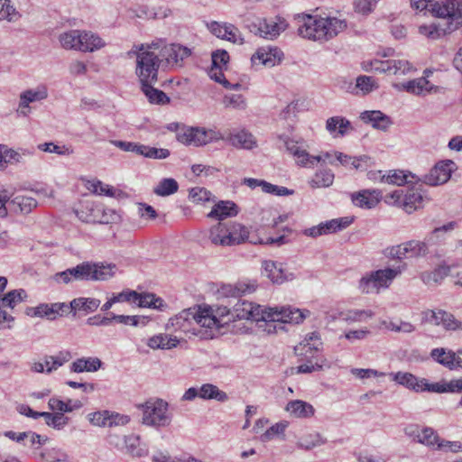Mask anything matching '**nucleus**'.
<instances>
[{"label": "nucleus", "instance_id": "1", "mask_svg": "<svg viewBox=\"0 0 462 462\" xmlns=\"http://www.w3.org/2000/svg\"><path fill=\"white\" fill-rule=\"evenodd\" d=\"M220 323L221 320L212 315L209 310L193 307L183 310L171 318L165 328L191 333L202 339H211L217 335Z\"/></svg>", "mask_w": 462, "mask_h": 462}, {"label": "nucleus", "instance_id": "2", "mask_svg": "<svg viewBox=\"0 0 462 462\" xmlns=\"http://www.w3.org/2000/svg\"><path fill=\"white\" fill-rule=\"evenodd\" d=\"M296 19L300 23L298 34L312 41L327 42L346 28V22L336 17H318L302 14H298Z\"/></svg>", "mask_w": 462, "mask_h": 462}, {"label": "nucleus", "instance_id": "3", "mask_svg": "<svg viewBox=\"0 0 462 462\" xmlns=\"http://www.w3.org/2000/svg\"><path fill=\"white\" fill-rule=\"evenodd\" d=\"M305 318V315L299 309H291L290 307L270 308L269 310H263L260 305H254L253 310H250L249 319L254 321H265L266 330L271 332H277V328H283L282 324L295 323L299 324Z\"/></svg>", "mask_w": 462, "mask_h": 462}, {"label": "nucleus", "instance_id": "4", "mask_svg": "<svg viewBox=\"0 0 462 462\" xmlns=\"http://www.w3.org/2000/svg\"><path fill=\"white\" fill-rule=\"evenodd\" d=\"M160 42H151L136 46V75L141 85L156 83L158 71L162 60L158 52Z\"/></svg>", "mask_w": 462, "mask_h": 462}, {"label": "nucleus", "instance_id": "5", "mask_svg": "<svg viewBox=\"0 0 462 462\" xmlns=\"http://www.w3.org/2000/svg\"><path fill=\"white\" fill-rule=\"evenodd\" d=\"M403 268L404 265L371 272L360 279L358 290L365 294L378 293L382 288H388L393 280L402 273Z\"/></svg>", "mask_w": 462, "mask_h": 462}, {"label": "nucleus", "instance_id": "6", "mask_svg": "<svg viewBox=\"0 0 462 462\" xmlns=\"http://www.w3.org/2000/svg\"><path fill=\"white\" fill-rule=\"evenodd\" d=\"M171 416L168 412V402L162 400H149L143 405V423L153 427H167L171 424Z\"/></svg>", "mask_w": 462, "mask_h": 462}, {"label": "nucleus", "instance_id": "7", "mask_svg": "<svg viewBox=\"0 0 462 462\" xmlns=\"http://www.w3.org/2000/svg\"><path fill=\"white\" fill-rule=\"evenodd\" d=\"M126 302L139 308H150L163 310L166 307L164 300L151 292L139 293L127 289L117 293V303Z\"/></svg>", "mask_w": 462, "mask_h": 462}, {"label": "nucleus", "instance_id": "8", "mask_svg": "<svg viewBox=\"0 0 462 462\" xmlns=\"http://www.w3.org/2000/svg\"><path fill=\"white\" fill-rule=\"evenodd\" d=\"M431 14L447 19L449 28L462 25V0H439L432 5Z\"/></svg>", "mask_w": 462, "mask_h": 462}, {"label": "nucleus", "instance_id": "9", "mask_svg": "<svg viewBox=\"0 0 462 462\" xmlns=\"http://www.w3.org/2000/svg\"><path fill=\"white\" fill-rule=\"evenodd\" d=\"M75 281H106L113 276L111 265L83 262L73 267Z\"/></svg>", "mask_w": 462, "mask_h": 462}, {"label": "nucleus", "instance_id": "10", "mask_svg": "<svg viewBox=\"0 0 462 462\" xmlns=\"http://www.w3.org/2000/svg\"><path fill=\"white\" fill-rule=\"evenodd\" d=\"M160 42L158 52L162 60L172 68H182L184 60L191 55V50L180 44H166L162 40L154 41Z\"/></svg>", "mask_w": 462, "mask_h": 462}, {"label": "nucleus", "instance_id": "11", "mask_svg": "<svg viewBox=\"0 0 462 462\" xmlns=\"http://www.w3.org/2000/svg\"><path fill=\"white\" fill-rule=\"evenodd\" d=\"M217 139L216 133L202 127H181L177 133V140L187 145L202 146Z\"/></svg>", "mask_w": 462, "mask_h": 462}, {"label": "nucleus", "instance_id": "12", "mask_svg": "<svg viewBox=\"0 0 462 462\" xmlns=\"http://www.w3.org/2000/svg\"><path fill=\"white\" fill-rule=\"evenodd\" d=\"M252 27V31L256 35L267 40H274L287 29L288 23L284 18L275 16L272 19L259 20V22L254 23Z\"/></svg>", "mask_w": 462, "mask_h": 462}, {"label": "nucleus", "instance_id": "13", "mask_svg": "<svg viewBox=\"0 0 462 462\" xmlns=\"http://www.w3.org/2000/svg\"><path fill=\"white\" fill-rule=\"evenodd\" d=\"M406 434L409 435L413 440L425 445L432 449H444L447 444L441 440L437 432L429 427L420 429L417 426H411L405 430Z\"/></svg>", "mask_w": 462, "mask_h": 462}, {"label": "nucleus", "instance_id": "14", "mask_svg": "<svg viewBox=\"0 0 462 462\" xmlns=\"http://www.w3.org/2000/svg\"><path fill=\"white\" fill-rule=\"evenodd\" d=\"M365 69L393 75H405L412 69V66L404 60H374L365 65Z\"/></svg>", "mask_w": 462, "mask_h": 462}, {"label": "nucleus", "instance_id": "15", "mask_svg": "<svg viewBox=\"0 0 462 462\" xmlns=\"http://www.w3.org/2000/svg\"><path fill=\"white\" fill-rule=\"evenodd\" d=\"M48 96V88L43 84L23 90L19 96L17 112L26 116L31 112V103L42 102L45 100Z\"/></svg>", "mask_w": 462, "mask_h": 462}, {"label": "nucleus", "instance_id": "16", "mask_svg": "<svg viewBox=\"0 0 462 462\" xmlns=\"http://www.w3.org/2000/svg\"><path fill=\"white\" fill-rule=\"evenodd\" d=\"M455 168V162L450 160L440 162L424 176L423 181L430 186L444 184L450 179L451 172Z\"/></svg>", "mask_w": 462, "mask_h": 462}, {"label": "nucleus", "instance_id": "17", "mask_svg": "<svg viewBox=\"0 0 462 462\" xmlns=\"http://www.w3.org/2000/svg\"><path fill=\"white\" fill-rule=\"evenodd\" d=\"M280 140H282L286 150L292 154L296 160L297 163L304 166V167H313L316 163L320 162L322 160L321 156H311L308 153V152L304 149H301L298 143L290 139L286 136H279Z\"/></svg>", "mask_w": 462, "mask_h": 462}, {"label": "nucleus", "instance_id": "18", "mask_svg": "<svg viewBox=\"0 0 462 462\" xmlns=\"http://www.w3.org/2000/svg\"><path fill=\"white\" fill-rule=\"evenodd\" d=\"M209 31L217 38L229 41L234 43H244V38L237 27L232 23L211 22L208 25Z\"/></svg>", "mask_w": 462, "mask_h": 462}, {"label": "nucleus", "instance_id": "19", "mask_svg": "<svg viewBox=\"0 0 462 462\" xmlns=\"http://www.w3.org/2000/svg\"><path fill=\"white\" fill-rule=\"evenodd\" d=\"M266 276L273 282L282 284L284 282L291 281L294 279L292 273L288 272L282 265V263H277L272 260H264L262 263Z\"/></svg>", "mask_w": 462, "mask_h": 462}, {"label": "nucleus", "instance_id": "20", "mask_svg": "<svg viewBox=\"0 0 462 462\" xmlns=\"http://www.w3.org/2000/svg\"><path fill=\"white\" fill-rule=\"evenodd\" d=\"M75 214L83 222L97 223V221H107L106 218L99 217L102 211V206H96L93 201L88 199L80 201L79 207L75 208Z\"/></svg>", "mask_w": 462, "mask_h": 462}, {"label": "nucleus", "instance_id": "21", "mask_svg": "<svg viewBox=\"0 0 462 462\" xmlns=\"http://www.w3.org/2000/svg\"><path fill=\"white\" fill-rule=\"evenodd\" d=\"M322 348V342L318 332H312L305 337V338L294 347L297 356H302L309 358V354L313 356V352H318Z\"/></svg>", "mask_w": 462, "mask_h": 462}, {"label": "nucleus", "instance_id": "22", "mask_svg": "<svg viewBox=\"0 0 462 462\" xmlns=\"http://www.w3.org/2000/svg\"><path fill=\"white\" fill-rule=\"evenodd\" d=\"M360 118L365 124H369L374 128L382 131H386L393 124L390 117L379 110L365 111L361 113Z\"/></svg>", "mask_w": 462, "mask_h": 462}, {"label": "nucleus", "instance_id": "23", "mask_svg": "<svg viewBox=\"0 0 462 462\" xmlns=\"http://www.w3.org/2000/svg\"><path fill=\"white\" fill-rule=\"evenodd\" d=\"M179 343L180 340L177 337L166 333H159L149 337L146 345L153 350H170L176 347Z\"/></svg>", "mask_w": 462, "mask_h": 462}, {"label": "nucleus", "instance_id": "24", "mask_svg": "<svg viewBox=\"0 0 462 462\" xmlns=\"http://www.w3.org/2000/svg\"><path fill=\"white\" fill-rule=\"evenodd\" d=\"M432 72L430 70L426 69L424 74L426 77H421L413 80H410L407 83L403 84V88L411 94L414 95H425L427 93H430L433 89H435V86L431 84L428 79L430 74Z\"/></svg>", "mask_w": 462, "mask_h": 462}, {"label": "nucleus", "instance_id": "25", "mask_svg": "<svg viewBox=\"0 0 462 462\" xmlns=\"http://www.w3.org/2000/svg\"><path fill=\"white\" fill-rule=\"evenodd\" d=\"M282 58V52L277 49H270L268 51L264 49H259L254 55L252 57V61L254 64L264 65L266 67H273L277 62H280Z\"/></svg>", "mask_w": 462, "mask_h": 462}, {"label": "nucleus", "instance_id": "26", "mask_svg": "<svg viewBox=\"0 0 462 462\" xmlns=\"http://www.w3.org/2000/svg\"><path fill=\"white\" fill-rule=\"evenodd\" d=\"M227 140L234 147L240 149H253L257 145L254 135L245 130L230 133Z\"/></svg>", "mask_w": 462, "mask_h": 462}, {"label": "nucleus", "instance_id": "27", "mask_svg": "<svg viewBox=\"0 0 462 462\" xmlns=\"http://www.w3.org/2000/svg\"><path fill=\"white\" fill-rule=\"evenodd\" d=\"M238 213L237 206L229 200H221L217 202L211 211L208 214L210 218L223 220L226 217H235Z\"/></svg>", "mask_w": 462, "mask_h": 462}, {"label": "nucleus", "instance_id": "28", "mask_svg": "<svg viewBox=\"0 0 462 462\" xmlns=\"http://www.w3.org/2000/svg\"><path fill=\"white\" fill-rule=\"evenodd\" d=\"M101 365L102 362L97 357H81L70 364L69 370L73 373H93L97 372Z\"/></svg>", "mask_w": 462, "mask_h": 462}, {"label": "nucleus", "instance_id": "29", "mask_svg": "<svg viewBox=\"0 0 462 462\" xmlns=\"http://www.w3.org/2000/svg\"><path fill=\"white\" fill-rule=\"evenodd\" d=\"M125 448L126 453L132 457H142L148 454L146 444L141 441L138 435L131 434L126 436L125 439Z\"/></svg>", "mask_w": 462, "mask_h": 462}, {"label": "nucleus", "instance_id": "30", "mask_svg": "<svg viewBox=\"0 0 462 462\" xmlns=\"http://www.w3.org/2000/svg\"><path fill=\"white\" fill-rule=\"evenodd\" d=\"M393 380L409 389L415 392H423V384L426 383V379H418L411 373L398 372L393 375Z\"/></svg>", "mask_w": 462, "mask_h": 462}, {"label": "nucleus", "instance_id": "31", "mask_svg": "<svg viewBox=\"0 0 462 462\" xmlns=\"http://www.w3.org/2000/svg\"><path fill=\"white\" fill-rule=\"evenodd\" d=\"M430 356L446 368L455 370V362L457 356L456 352L443 347L434 348L430 352Z\"/></svg>", "mask_w": 462, "mask_h": 462}, {"label": "nucleus", "instance_id": "32", "mask_svg": "<svg viewBox=\"0 0 462 462\" xmlns=\"http://www.w3.org/2000/svg\"><path fill=\"white\" fill-rule=\"evenodd\" d=\"M79 51H95L105 45L104 41L91 32L82 31L80 37Z\"/></svg>", "mask_w": 462, "mask_h": 462}, {"label": "nucleus", "instance_id": "33", "mask_svg": "<svg viewBox=\"0 0 462 462\" xmlns=\"http://www.w3.org/2000/svg\"><path fill=\"white\" fill-rule=\"evenodd\" d=\"M37 207V200L32 197L23 195L15 196L10 202L9 208L14 212L22 214L30 213L34 208Z\"/></svg>", "mask_w": 462, "mask_h": 462}, {"label": "nucleus", "instance_id": "34", "mask_svg": "<svg viewBox=\"0 0 462 462\" xmlns=\"http://www.w3.org/2000/svg\"><path fill=\"white\" fill-rule=\"evenodd\" d=\"M286 411L296 418H308L314 414L312 405L300 400L289 402Z\"/></svg>", "mask_w": 462, "mask_h": 462}, {"label": "nucleus", "instance_id": "35", "mask_svg": "<svg viewBox=\"0 0 462 462\" xmlns=\"http://www.w3.org/2000/svg\"><path fill=\"white\" fill-rule=\"evenodd\" d=\"M85 188L95 195L114 197L115 189L113 187L102 182L97 179H81Z\"/></svg>", "mask_w": 462, "mask_h": 462}, {"label": "nucleus", "instance_id": "36", "mask_svg": "<svg viewBox=\"0 0 462 462\" xmlns=\"http://www.w3.org/2000/svg\"><path fill=\"white\" fill-rule=\"evenodd\" d=\"M72 358L70 352L60 351L57 355L45 356L46 374H51Z\"/></svg>", "mask_w": 462, "mask_h": 462}, {"label": "nucleus", "instance_id": "37", "mask_svg": "<svg viewBox=\"0 0 462 462\" xmlns=\"http://www.w3.org/2000/svg\"><path fill=\"white\" fill-rule=\"evenodd\" d=\"M377 88L376 81L372 77L363 75L356 78L355 85H349L348 91L355 95H358L361 91L363 95H365Z\"/></svg>", "mask_w": 462, "mask_h": 462}, {"label": "nucleus", "instance_id": "38", "mask_svg": "<svg viewBox=\"0 0 462 462\" xmlns=\"http://www.w3.org/2000/svg\"><path fill=\"white\" fill-rule=\"evenodd\" d=\"M335 175L331 170L323 169L318 171L309 180L312 189H320L330 187L334 182Z\"/></svg>", "mask_w": 462, "mask_h": 462}, {"label": "nucleus", "instance_id": "39", "mask_svg": "<svg viewBox=\"0 0 462 462\" xmlns=\"http://www.w3.org/2000/svg\"><path fill=\"white\" fill-rule=\"evenodd\" d=\"M49 408L51 411H58L61 413L71 412L75 410H79L83 406V402L79 400H68L63 402L58 398H51L48 402Z\"/></svg>", "mask_w": 462, "mask_h": 462}, {"label": "nucleus", "instance_id": "40", "mask_svg": "<svg viewBox=\"0 0 462 462\" xmlns=\"http://www.w3.org/2000/svg\"><path fill=\"white\" fill-rule=\"evenodd\" d=\"M89 422L97 427H112L116 422V416L109 411H98L88 415Z\"/></svg>", "mask_w": 462, "mask_h": 462}, {"label": "nucleus", "instance_id": "41", "mask_svg": "<svg viewBox=\"0 0 462 462\" xmlns=\"http://www.w3.org/2000/svg\"><path fill=\"white\" fill-rule=\"evenodd\" d=\"M82 31L69 30L59 35V42L62 48L66 50L79 51Z\"/></svg>", "mask_w": 462, "mask_h": 462}, {"label": "nucleus", "instance_id": "42", "mask_svg": "<svg viewBox=\"0 0 462 462\" xmlns=\"http://www.w3.org/2000/svg\"><path fill=\"white\" fill-rule=\"evenodd\" d=\"M154 83H145L142 85V90L149 102L156 105H165L170 102V98L167 95L157 88L152 87Z\"/></svg>", "mask_w": 462, "mask_h": 462}, {"label": "nucleus", "instance_id": "43", "mask_svg": "<svg viewBox=\"0 0 462 462\" xmlns=\"http://www.w3.org/2000/svg\"><path fill=\"white\" fill-rule=\"evenodd\" d=\"M227 226L218 223L209 231V239L212 244L222 246H230V238H227Z\"/></svg>", "mask_w": 462, "mask_h": 462}, {"label": "nucleus", "instance_id": "44", "mask_svg": "<svg viewBox=\"0 0 462 462\" xmlns=\"http://www.w3.org/2000/svg\"><path fill=\"white\" fill-rule=\"evenodd\" d=\"M406 258L422 257L429 253L427 243L419 240H410L403 243Z\"/></svg>", "mask_w": 462, "mask_h": 462}, {"label": "nucleus", "instance_id": "45", "mask_svg": "<svg viewBox=\"0 0 462 462\" xmlns=\"http://www.w3.org/2000/svg\"><path fill=\"white\" fill-rule=\"evenodd\" d=\"M352 202L360 208H372L379 202V199L372 196V192L368 189L353 193L351 195Z\"/></svg>", "mask_w": 462, "mask_h": 462}, {"label": "nucleus", "instance_id": "46", "mask_svg": "<svg viewBox=\"0 0 462 462\" xmlns=\"http://www.w3.org/2000/svg\"><path fill=\"white\" fill-rule=\"evenodd\" d=\"M27 297L26 291L23 289L13 290L5 297H0V309H14L18 303L22 302Z\"/></svg>", "mask_w": 462, "mask_h": 462}, {"label": "nucleus", "instance_id": "47", "mask_svg": "<svg viewBox=\"0 0 462 462\" xmlns=\"http://www.w3.org/2000/svg\"><path fill=\"white\" fill-rule=\"evenodd\" d=\"M199 398L204 400L215 399L218 402H226L228 399L225 392L211 383H205L199 388Z\"/></svg>", "mask_w": 462, "mask_h": 462}, {"label": "nucleus", "instance_id": "48", "mask_svg": "<svg viewBox=\"0 0 462 462\" xmlns=\"http://www.w3.org/2000/svg\"><path fill=\"white\" fill-rule=\"evenodd\" d=\"M352 220L350 217H341L320 223L321 233L327 235L343 230L352 223Z\"/></svg>", "mask_w": 462, "mask_h": 462}, {"label": "nucleus", "instance_id": "49", "mask_svg": "<svg viewBox=\"0 0 462 462\" xmlns=\"http://www.w3.org/2000/svg\"><path fill=\"white\" fill-rule=\"evenodd\" d=\"M421 201L422 195L417 189H409L404 193L402 207L410 214L420 205Z\"/></svg>", "mask_w": 462, "mask_h": 462}, {"label": "nucleus", "instance_id": "50", "mask_svg": "<svg viewBox=\"0 0 462 462\" xmlns=\"http://www.w3.org/2000/svg\"><path fill=\"white\" fill-rule=\"evenodd\" d=\"M227 235L230 238V246L239 245L245 242L248 238L249 232L245 226L241 224H233L231 226H227Z\"/></svg>", "mask_w": 462, "mask_h": 462}, {"label": "nucleus", "instance_id": "51", "mask_svg": "<svg viewBox=\"0 0 462 462\" xmlns=\"http://www.w3.org/2000/svg\"><path fill=\"white\" fill-rule=\"evenodd\" d=\"M250 310H253V303L247 300H239L232 309V319L225 320V323L236 319H249Z\"/></svg>", "mask_w": 462, "mask_h": 462}, {"label": "nucleus", "instance_id": "52", "mask_svg": "<svg viewBox=\"0 0 462 462\" xmlns=\"http://www.w3.org/2000/svg\"><path fill=\"white\" fill-rule=\"evenodd\" d=\"M307 362L297 367V373L299 374H310L315 371H320L326 363V358L323 356H310L306 358Z\"/></svg>", "mask_w": 462, "mask_h": 462}, {"label": "nucleus", "instance_id": "53", "mask_svg": "<svg viewBox=\"0 0 462 462\" xmlns=\"http://www.w3.org/2000/svg\"><path fill=\"white\" fill-rule=\"evenodd\" d=\"M350 122L341 116L329 117L326 123V128L329 133L333 134L337 130V134L341 136L346 134V130L350 127Z\"/></svg>", "mask_w": 462, "mask_h": 462}, {"label": "nucleus", "instance_id": "54", "mask_svg": "<svg viewBox=\"0 0 462 462\" xmlns=\"http://www.w3.org/2000/svg\"><path fill=\"white\" fill-rule=\"evenodd\" d=\"M21 17L11 0H0V21L14 23Z\"/></svg>", "mask_w": 462, "mask_h": 462}, {"label": "nucleus", "instance_id": "55", "mask_svg": "<svg viewBox=\"0 0 462 462\" xmlns=\"http://www.w3.org/2000/svg\"><path fill=\"white\" fill-rule=\"evenodd\" d=\"M100 304V300L93 298H77L70 302L73 310H84L86 312L95 311Z\"/></svg>", "mask_w": 462, "mask_h": 462}, {"label": "nucleus", "instance_id": "56", "mask_svg": "<svg viewBox=\"0 0 462 462\" xmlns=\"http://www.w3.org/2000/svg\"><path fill=\"white\" fill-rule=\"evenodd\" d=\"M179 184L172 178L162 179L154 188L153 192L161 197L170 196L178 191Z\"/></svg>", "mask_w": 462, "mask_h": 462}, {"label": "nucleus", "instance_id": "57", "mask_svg": "<svg viewBox=\"0 0 462 462\" xmlns=\"http://www.w3.org/2000/svg\"><path fill=\"white\" fill-rule=\"evenodd\" d=\"M374 316V312L370 310H350L341 312V319L348 323L361 322Z\"/></svg>", "mask_w": 462, "mask_h": 462}, {"label": "nucleus", "instance_id": "58", "mask_svg": "<svg viewBox=\"0 0 462 462\" xmlns=\"http://www.w3.org/2000/svg\"><path fill=\"white\" fill-rule=\"evenodd\" d=\"M411 177L414 179V176L410 174H405L402 171H391L387 175H383L381 177V181L386 182L389 184L402 186L405 183H409L411 180H408Z\"/></svg>", "mask_w": 462, "mask_h": 462}, {"label": "nucleus", "instance_id": "59", "mask_svg": "<svg viewBox=\"0 0 462 462\" xmlns=\"http://www.w3.org/2000/svg\"><path fill=\"white\" fill-rule=\"evenodd\" d=\"M208 75L211 79L221 84L226 89H239L241 88L240 83H230L224 76L223 68L211 67Z\"/></svg>", "mask_w": 462, "mask_h": 462}, {"label": "nucleus", "instance_id": "60", "mask_svg": "<svg viewBox=\"0 0 462 462\" xmlns=\"http://www.w3.org/2000/svg\"><path fill=\"white\" fill-rule=\"evenodd\" d=\"M32 155V152L29 150L14 151L13 149H7L5 146L4 152V165L6 163L23 162L25 157Z\"/></svg>", "mask_w": 462, "mask_h": 462}, {"label": "nucleus", "instance_id": "61", "mask_svg": "<svg viewBox=\"0 0 462 462\" xmlns=\"http://www.w3.org/2000/svg\"><path fill=\"white\" fill-rule=\"evenodd\" d=\"M38 149L45 152L56 153L59 155H71L74 152L70 146L58 145L54 143H41L38 145Z\"/></svg>", "mask_w": 462, "mask_h": 462}, {"label": "nucleus", "instance_id": "62", "mask_svg": "<svg viewBox=\"0 0 462 462\" xmlns=\"http://www.w3.org/2000/svg\"><path fill=\"white\" fill-rule=\"evenodd\" d=\"M189 199L193 203H203L211 200V192L202 187H194L189 190Z\"/></svg>", "mask_w": 462, "mask_h": 462}, {"label": "nucleus", "instance_id": "63", "mask_svg": "<svg viewBox=\"0 0 462 462\" xmlns=\"http://www.w3.org/2000/svg\"><path fill=\"white\" fill-rule=\"evenodd\" d=\"M150 321L149 318L146 316H138V315H117V323H122L125 325L131 326H146Z\"/></svg>", "mask_w": 462, "mask_h": 462}, {"label": "nucleus", "instance_id": "64", "mask_svg": "<svg viewBox=\"0 0 462 462\" xmlns=\"http://www.w3.org/2000/svg\"><path fill=\"white\" fill-rule=\"evenodd\" d=\"M223 104L226 107L244 109L246 106L245 97L240 94L226 95L223 98Z\"/></svg>", "mask_w": 462, "mask_h": 462}]
</instances>
